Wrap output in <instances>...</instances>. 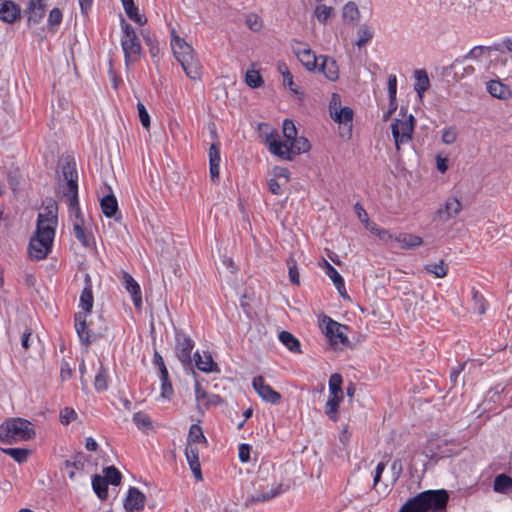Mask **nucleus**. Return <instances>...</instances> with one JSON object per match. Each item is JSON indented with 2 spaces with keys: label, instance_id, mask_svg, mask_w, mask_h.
Returning <instances> with one entry per match:
<instances>
[{
  "label": "nucleus",
  "instance_id": "obj_1",
  "mask_svg": "<svg viewBox=\"0 0 512 512\" xmlns=\"http://www.w3.org/2000/svg\"><path fill=\"white\" fill-rule=\"evenodd\" d=\"M62 173V194L66 198L71 214H73L77 221L73 225L75 237L84 247H90L91 243L83 228V219L78 201V184H77V171L75 162L67 157L61 163Z\"/></svg>",
  "mask_w": 512,
  "mask_h": 512
},
{
  "label": "nucleus",
  "instance_id": "obj_2",
  "mask_svg": "<svg viewBox=\"0 0 512 512\" xmlns=\"http://www.w3.org/2000/svg\"><path fill=\"white\" fill-rule=\"evenodd\" d=\"M171 48L187 77L194 81L199 80L201 66L194 57V49L183 38L178 36L175 30L171 32Z\"/></svg>",
  "mask_w": 512,
  "mask_h": 512
},
{
  "label": "nucleus",
  "instance_id": "obj_3",
  "mask_svg": "<svg viewBox=\"0 0 512 512\" xmlns=\"http://www.w3.org/2000/svg\"><path fill=\"white\" fill-rule=\"evenodd\" d=\"M265 142L272 154L285 160H292L294 155L308 152L311 148L308 139L302 136H296L289 143H283L275 130L266 136Z\"/></svg>",
  "mask_w": 512,
  "mask_h": 512
},
{
  "label": "nucleus",
  "instance_id": "obj_4",
  "mask_svg": "<svg viewBox=\"0 0 512 512\" xmlns=\"http://www.w3.org/2000/svg\"><path fill=\"white\" fill-rule=\"evenodd\" d=\"M84 283L85 286L80 295V306L85 312L75 314V328L81 343L89 345L93 341L86 324V314L91 312L93 307L92 282L89 274L85 275Z\"/></svg>",
  "mask_w": 512,
  "mask_h": 512
},
{
  "label": "nucleus",
  "instance_id": "obj_5",
  "mask_svg": "<svg viewBox=\"0 0 512 512\" xmlns=\"http://www.w3.org/2000/svg\"><path fill=\"white\" fill-rule=\"evenodd\" d=\"M32 424L24 419L17 418L0 425V441L12 444L17 441H26L34 437Z\"/></svg>",
  "mask_w": 512,
  "mask_h": 512
},
{
  "label": "nucleus",
  "instance_id": "obj_6",
  "mask_svg": "<svg viewBox=\"0 0 512 512\" xmlns=\"http://www.w3.org/2000/svg\"><path fill=\"white\" fill-rule=\"evenodd\" d=\"M254 493L250 497L251 502L268 501L288 490V486L282 483L275 484L273 477L264 476L260 471L253 481Z\"/></svg>",
  "mask_w": 512,
  "mask_h": 512
},
{
  "label": "nucleus",
  "instance_id": "obj_7",
  "mask_svg": "<svg viewBox=\"0 0 512 512\" xmlns=\"http://www.w3.org/2000/svg\"><path fill=\"white\" fill-rule=\"evenodd\" d=\"M400 115L402 118L395 119L391 124V132L397 151H400L402 145L412 141L415 128V118L412 114L407 115V108L401 107Z\"/></svg>",
  "mask_w": 512,
  "mask_h": 512
},
{
  "label": "nucleus",
  "instance_id": "obj_8",
  "mask_svg": "<svg viewBox=\"0 0 512 512\" xmlns=\"http://www.w3.org/2000/svg\"><path fill=\"white\" fill-rule=\"evenodd\" d=\"M55 231L52 229H36L35 235L30 239L28 252L32 259L42 260L47 257L52 248Z\"/></svg>",
  "mask_w": 512,
  "mask_h": 512
},
{
  "label": "nucleus",
  "instance_id": "obj_9",
  "mask_svg": "<svg viewBox=\"0 0 512 512\" xmlns=\"http://www.w3.org/2000/svg\"><path fill=\"white\" fill-rule=\"evenodd\" d=\"M121 25L123 30L121 45L125 55V61L128 64L138 59L141 52V44L134 28L123 18L121 19Z\"/></svg>",
  "mask_w": 512,
  "mask_h": 512
},
{
  "label": "nucleus",
  "instance_id": "obj_10",
  "mask_svg": "<svg viewBox=\"0 0 512 512\" xmlns=\"http://www.w3.org/2000/svg\"><path fill=\"white\" fill-rule=\"evenodd\" d=\"M423 503L424 512H443L446 509L449 495L446 490H427L417 494Z\"/></svg>",
  "mask_w": 512,
  "mask_h": 512
},
{
  "label": "nucleus",
  "instance_id": "obj_11",
  "mask_svg": "<svg viewBox=\"0 0 512 512\" xmlns=\"http://www.w3.org/2000/svg\"><path fill=\"white\" fill-rule=\"evenodd\" d=\"M176 354L183 366H190L192 363L191 352L194 348V341L181 331H176Z\"/></svg>",
  "mask_w": 512,
  "mask_h": 512
},
{
  "label": "nucleus",
  "instance_id": "obj_12",
  "mask_svg": "<svg viewBox=\"0 0 512 512\" xmlns=\"http://www.w3.org/2000/svg\"><path fill=\"white\" fill-rule=\"evenodd\" d=\"M323 323H325V334L329 338L331 345L336 346L338 343L346 345L349 342L345 334V331L348 329L346 325H342L327 316L324 317Z\"/></svg>",
  "mask_w": 512,
  "mask_h": 512
},
{
  "label": "nucleus",
  "instance_id": "obj_13",
  "mask_svg": "<svg viewBox=\"0 0 512 512\" xmlns=\"http://www.w3.org/2000/svg\"><path fill=\"white\" fill-rule=\"evenodd\" d=\"M292 48L298 60L308 71L316 70L318 58L307 44L296 41Z\"/></svg>",
  "mask_w": 512,
  "mask_h": 512
},
{
  "label": "nucleus",
  "instance_id": "obj_14",
  "mask_svg": "<svg viewBox=\"0 0 512 512\" xmlns=\"http://www.w3.org/2000/svg\"><path fill=\"white\" fill-rule=\"evenodd\" d=\"M252 386L264 401L269 402L271 404H277L280 402V393L275 391L270 385L266 384L262 376L254 377L252 381Z\"/></svg>",
  "mask_w": 512,
  "mask_h": 512
},
{
  "label": "nucleus",
  "instance_id": "obj_15",
  "mask_svg": "<svg viewBox=\"0 0 512 512\" xmlns=\"http://www.w3.org/2000/svg\"><path fill=\"white\" fill-rule=\"evenodd\" d=\"M57 210L58 207L55 202L48 204L44 212L38 214L36 229L42 230V228H47L55 231L58 223Z\"/></svg>",
  "mask_w": 512,
  "mask_h": 512
},
{
  "label": "nucleus",
  "instance_id": "obj_16",
  "mask_svg": "<svg viewBox=\"0 0 512 512\" xmlns=\"http://www.w3.org/2000/svg\"><path fill=\"white\" fill-rule=\"evenodd\" d=\"M146 496L136 487H130L124 500L126 512H139L144 509Z\"/></svg>",
  "mask_w": 512,
  "mask_h": 512
},
{
  "label": "nucleus",
  "instance_id": "obj_17",
  "mask_svg": "<svg viewBox=\"0 0 512 512\" xmlns=\"http://www.w3.org/2000/svg\"><path fill=\"white\" fill-rule=\"evenodd\" d=\"M46 1L47 0H28V5L25 10L28 24H38L43 19L46 12Z\"/></svg>",
  "mask_w": 512,
  "mask_h": 512
},
{
  "label": "nucleus",
  "instance_id": "obj_18",
  "mask_svg": "<svg viewBox=\"0 0 512 512\" xmlns=\"http://www.w3.org/2000/svg\"><path fill=\"white\" fill-rule=\"evenodd\" d=\"M199 444L194 445H186L185 448V456L187 459V462L190 466V469L195 477L196 480L201 481L203 479L202 471H201V465L199 461Z\"/></svg>",
  "mask_w": 512,
  "mask_h": 512
},
{
  "label": "nucleus",
  "instance_id": "obj_19",
  "mask_svg": "<svg viewBox=\"0 0 512 512\" xmlns=\"http://www.w3.org/2000/svg\"><path fill=\"white\" fill-rule=\"evenodd\" d=\"M21 16V9L18 4L11 0L0 2V20L6 23H14Z\"/></svg>",
  "mask_w": 512,
  "mask_h": 512
},
{
  "label": "nucleus",
  "instance_id": "obj_20",
  "mask_svg": "<svg viewBox=\"0 0 512 512\" xmlns=\"http://www.w3.org/2000/svg\"><path fill=\"white\" fill-rule=\"evenodd\" d=\"M195 396L197 405L200 408L204 406L208 408L210 405H218L221 402V398L218 395H209L200 385L199 381L195 379Z\"/></svg>",
  "mask_w": 512,
  "mask_h": 512
},
{
  "label": "nucleus",
  "instance_id": "obj_21",
  "mask_svg": "<svg viewBox=\"0 0 512 512\" xmlns=\"http://www.w3.org/2000/svg\"><path fill=\"white\" fill-rule=\"evenodd\" d=\"M322 60L319 70L325 75L330 81H336L339 78V68L334 58L327 55L319 57Z\"/></svg>",
  "mask_w": 512,
  "mask_h": 512
},
{
  "label": "nucleus",
  "instance_id": "obj_22",
  "mask_svg": "<svg viewBox=\"0 0 512 512\" xmlns=\"http://www.w3.org/2000/svg\"><path fill=\"white\" fill-rule=\"evenodd\" d=\"M194 357H195L196 367L200 371L205 372V373L220 371L217 363H215L213 361V358L210 353L204 352V355L202 356L199 352H196Z\"/></svg>",
  "mask_w": 512,
  "mask_h": 512
},
{
  "label": "nucleus",
  "instance_id": "obj_23",
  "mask_svg": "<svg viewBox=\"0 0 512 512\" xmlns=\"http://www.w3.org/2000/svg\"><path fill=\"white\" fill-rule=\"evenodd\" d=\"M487 90L491 96L501 100H508L512 97V91L509 86L498 80L489 81L487 83Z\"/></svg>",
  "mask_w": 512,
  "mask_h": 512
},
{
  "label": "nucleus",
  "instance_id": "obj_24",
  "mask_svg": "<svg viewBox=\"0 0 512 512\" xmlns=\"http://www.w3.org/2000/svg\"><path fill=\"white\" fill-rule=\"evenodd\" d=\"M123 280L125 288L131 294L135 306L140 307L142 304V296L139 284L127 272L123 273Z\"/></svg>",
  "mask_w": 512,
  "mask_h": 512
},
{
  "label": "nucleus",
  "instance_id": "obj_25",
  "mask_svg": "<svg viewBox=\"0 0 512 512\" xmlns=\"http://www.w3.org/2000/svg\"><path fill=\"white\" fill-rule=\"evenodd\" d=\"M220 160V147L217 143H212L209 148V164L210 177L213 182H215L219 178Z\"/></svg>",
  "mask_w": 512,
  "mask_h": 512
},
{
  "label": "nucleus",
  "instance_id": "obj_26",
  "mask_svg": "<svg viewBox=\"0 0 512 512\" xmlns=\"http://www.w3.org/2000/svg\"><path fill=\"white\" fill-rule=\"evenodd\" d=\"M462 209V204L457 198L447 199L444 208H440L437 213L442 220H448L456 216Z\"/></svg>",
  "mask_w": 512,
  "mask_h": 512
},
{
  "label": "nucleus",
  "instance_id": "obj_27",
  "mask_svg": "<svg viewBox=\"0 0 512 512\" xmlns=\"http://www.w3.org/2000/svg\"><path fill=\"white\" fill-rule=\"evenodd\" d=\"M330 115L335 122L343 124L344 126H348L349 130L351 129L353 120V110L350 107L345 106L340 108V110L333 111L331 104Z\"/></svg>",
  "mask_w": 512,
  "mask_h": 512
},
{
  "label": "nucleus",
  "instance_id": "obj_28",
  "mask_svg": "<svg viewBox=\"0 0 512 512\" xmlns=\"http://www.w3.org/2000/svg\"><path fill=\"white\" fill-rule=\"evenodd\" d=\"M491 50H495V51H498L500 50L499 48V45H495L493 47H487V46H475L473 47L469 52L468 54H466L465 56H463L462 58H458L456 59L452 65H451V68L452 69H456L458 64H461L463 63L466 59H469V58H472V59H478L480 58L482 55H484L485 53H488L490 52Z\"/></svg>",
  "mask_w": 512,
  "mask_h": 512
},
{
  "label": "nucleus",
  "instance_id": "obj_29",
  "mask_svg": "<svg viewBox=\"0 0 512 512\" xmlns=\"http://www.w3.org/2000/svg\"><path fill=\"white\" fill-rule=\"evenodd\" d=\"M85 466V456L83 453H77L71 459L65 460L64 467L68 471L71 480L75 477V470H83Z\"/></svg>",
  "mask_w": 512,
  "mask_h": 512
},
{
  "label": "nucleus",
  "instance_id": "obj_30",
  "mask_svg": "<svg viewBox=\"0 0 512 512\" xmlns=\"http://www.w3.org/2000/svg\"><path fill=\"white\" fill-rule=\"evenodd\" d=\"M493 490L500 494L512 493V478L505 473L498 474L493 481Z\"/></svg>",
  "mask_w": 512,
  "mask_h": 512
},
{
  "label": "nucleus",
  "instance_id": "obj_31",
  "mask_svg": "<svg viewBox=\"0 0 512 512\" xmlns=\"http://www.w3.org/2000/svg\"><path fill=\"white\" fill-rule=\"evenodd\" d=\"M402 249H414L423 244V239L410 233H400L395 238Z\"/></svg>",
  "mask_w": 512,
  "mask_h": 512
},
{
  "label": "nucleus",
  "instance_id": "obj_32",
  "mask_svg": "<svg viewBox=\"0 0 512 512\" xmlns=\"http://www.w3.org/2000/svg\"><path fill=\"white\" fill-rule=\"evenodd\" d=\"M278 337L280 342L292 353L299 354L302 352L299 340L290 332L282 331L279 333Z\"/></svg>",
  "mask_w": 512,
  "mask_h": 512
},
{
  "label": "nucleus",
  "instance_id": "obj_33",
  "mask_svg": "<svg viewBox=\"0 0 512 512\" xmlns=\"http://www.w3.org/2000/svg\"><path fill=\"white\" fill-rule=\"evenodd\" d=\"M100 206L103 214L106 217H113L118 212V202L113 194L106 195L100 201Z\"/></svg>",
  "mask_w": 512,
  "mask_h": 512
},
{
  "label": "nucleus",
  "instance_id": "obj_34",
  "mask_svg": "<svg viewBox=\"0 0 512 512\" xmlns=\"http://www.w3.org/2000/svg\"><path fill=\"white\" fill-rule=\"evenodd\" d=\"M415 80V91L417 92L419 98L422 99L424 92L427 91L430 87V81L427 72L423 69L416 70Z\"/></svg>",
  "mask_w": 512,
  "mask_h": 512
},
{
  "label": "nucleus",
  "instance_id": "obj_35",
  "mask_svg": "<svg viewBox=\"0 0 512 512\" xmlns=\"http://www.w3.org/2000/svg\"><path fill=\"white\" fill-rule=\"evenodd\" d=\"M323 267L325 269L326 274L329 276V278L333 281L334 285L338 289L341 295L342 289L345 290V284L342 276L338 273V271L327 261L323 260Z\"/></svg>",
  "mask_w": 512,
  "mask_h": 512
},
{
  "label": "nucleus",
  "instance_id": "obj_36",
  "mask_svg": "<svg viewBox=\"0 0 512 512\" xmlns=\"http://www.w3.org/2000/svg\"><path fill=\"white\" fill-rule=\"evenodd\" d=\"M190 444H207V439L203 433V430L198 424H192L189 428L186 445Z\"/></svg>",
  "mask_w": 512,
  "mask_h": 512
},
{
  "label": "nucleus",
  "instance_id": "obj_37",
  "mask_svg": "<svg viewBox=\"0 0 512 512\" xmlns=\"http://www.w3.org/2000/svg\"><path fill=\"white\" fill-rule=\"evenodd\" d=\"M123 7L130 20L140 26H143L147 23V18L139 13L138 7L135 5L134 1L124 4Z\"/></svg>",
  "mask_w": 512,
  "mask_h": 512
},
{
  "label": "nucleus",
  "instance_id": "obj_38",
  "mask_svg": "<svg viewBox=\"0 0 512 512\" xmlns=\"http://www.w3.org/2000/svg\"><path fill=\"white\" fill-rule=\"evenodd\" d=\"M343 396L330 395L325 405V413L334 422L338 420V407Z\"/></svg>",
  "mask_w": 512,
  "mask_h": 512
},
{
  "label": "nucleus",
  "instance_id": "obj_39",
  "mask_svg": "<svg viewBox=\"0 0 512 512\" xmlns=\"http://www.w3.org/2000/svg\"><path fill=\"white\" fill-rule=\"evenodd\" d=\"M92 487L94 492L101 500H105L108 497V485L106 478L96 474L92 479Z\"/></svg>",
  "mask_w": 512,
  "mask_h": 512
},
{
  "label": "nucleus",
  "instance_id": "obj_40",
  "mask_svg": "<svg viewBox=\"0 0 512 512\" xmlns=\"http://www.w3.org/2000/svg\"><path fill=\"white\" fill-rule=\"evenodd\" d=\"M424 270L436 278H444L448 273V264L442 259L438 263L426 264Z\"/></svg>",
  "mask_w": 512,
  "mask_h": 512
},
{
  "label": "nucleus",
  "instance_id": "obj_41",
  "mask_svg": "<svg viewBox=\"0 0 512 512\" xmlns=\"http://www.w3.org/2000/svg\"><path fill=\"white\" fill-rule=\"evenodd\" d=\"M360 17V12L357 5L350 1L346 3L342 10V18L345 23L357 21Z\"/></svg>",
  "mask_w": 512,
  "mask_h": 512
},
{
  "label": "nucleus",
  "instance_id": "obj_42",
  "mask_svg": "<svg viewBox=\"0 0 512 512\" xmlns=\"http://www.w3.org/2000/svg\"><path fill=\"white\" fill-rule=\"evenodd\" d=\"M103 472H104L103 478H106L107 485L111 484L114 486H118L121 483L122 474L116 467H114V466L106 467V468H104Z\"/></svg>",
  "mask_w": 512,
  "mask_h": 512
},
{
  "label": "nucleus",
  "instance_id": "obj_43",
  "mask_svg": "<svg viewBox=\"0 0 512 512\" xmlns=\"http://www.w3.org/2000/svg\"><path fill=\"white\" fill-rule=\"evenodd\" d=\"M2 451L12 457L16 462L23 463L27 460L30 450L24 448H6Z\"/></svg>",
  "mask_w": 512,
  "mask_h": 512
},
{
  "label": "nucleus",
  "instance_id": "obj_44",
  "mask_svg": "<svg viewBox=\"0 0 512 512\" xmlns=\"http://www.w3.org/2000/svg\"><path fill=\"white\" fill-rule=\"evenodd\" d=\"M398 512H424L423 503L418 495L407 500Z\"/></svg>",
  "mask_w": 512,
  "mask_h": 512
},
{
  "label": "nucleus",
  "instance_id": "obj_45",
  "mask_svg": "<svg viewBox=\"0 0 512 512\" xmlns=\"http://www.w3.org/2000/svg\"><path fill=\"white\" fill-rule=\"evenodd\" d=\"M133 421L138 429L146 432L153 428L152 421L148 415L142 412H137L133 415Z\"/></svg>",
  "mask_w": 512,
  "mask_h": 512
},
{
  "label": "nucleus",
  "instance_id": "obj_46",
  "mask_svg": "<svg viewBox=\"0 0 512 512\" xmlns=\"http://www.w3.org/2000/svg\"><path fill=\"white\" fill-rule=\"evenodd\" d=\"M342 376L338 373H334L329 379V391L330 395L343 396L342 395Z\"/></svg>",
  "mask_w": 512,
  "mask_h": 512
},
{
  "label": "nucleus",
  "instance_id": "obj_47",
  "mask_svg": "<svg viewBox=\"0 0 512 512\" xmlns=\"http://www.w3.org/2000/svg\"><path fill=\"white\" fill-rule=\"evenodd\" d=\"M99 370L95 376V381H94V385H95V389L97 391H104L107 389L108 385H107V371L106 369L103 367V364L100 362L99 363Z\"/></svg>",
  "mask_w": 512,
  "mask_h": 512
},
{
  "label": "nucleus",
  "instance_id": "obj_48",
  "mask_svg": "<svg viewBox=\"0 0 512 512\" xmlns=\"http://www.w3.org/2000/svg\"><path fill=\"white\" fill-rule=\"evenodd\" d=\"M472 300L474 303V311H476L479 315H484L486 312L487 302L483 295L479 291L473 289Z\"/></svg>",
  "mask_w": 512,
  "mask_h": 512
},
{
  "label": "nucleus",
  "instance_id": "obj_49",
  "mask_svg": "<svg viewBox=\"0 0 512 512\" xmlns=\"http://www.w3.org/2000/svg\"><path fill=\"white\" fill-rule=\"evenodd\" d=\"M289 279L294 285L300 284L299 271L297 268L296 260L290 256L287 260Z\"/></svg>",
  "mask_w": 512,
  "mask_h": 512
},
{
  "label": "nucleus",
  "instance_id": "obj_50",
  "mask_svg": "<svg viewBox=\"0 0 512 512\" xmlns=\"http://www.w3.org/2000/svg\"><path fill=\"white\" fill-rule=\"evenodd\" d=\"M245 82L251 88H258L263 84L261 75L255 70L247 71Z\"/></svg>",
  "mask_w": 512,
  "mask_h": 512
},
{
  "label": "nucleus",
  "instance_id": "obj_51",
  "mask_svg": "<svg viewBox=\"0 0 512 512\" xmlns=\"http://www.w3.org/2000/svg\"><path fill=\"white\" fill-rule=\"evenodd\" d=\"M283 135L286 138L284 143H289L293 138L297 136V129L294 122L290 119H285L283 122Z\"/></svg>",
  "mask_w": 512,
  "mask_h": 512
},
{
  "label": "nucleus",
  "instance_id": "obj_52",
  "mask_svg": "<svg viewBox=\"0 0 512 512\" xmlns=\"http://www.w3.org/2000/svg\"><path fill=\"white\" fill-rule=\"evenodd\" d=\"M333 13V8L331 6L319 5L315 8V16L320 23L325 24L328 18Z\"/></svg>",
  "mask_w": 512,
  "mask_h": 512
},
{
  "label": "nucleus",
  "instance_id": "obj_53",
  "mask_svg": "<svg viewBox=\"0 0 512 512\" xmlns=\"http://www.w3.org/2000/svg\"><path fill=\"white\" fill-rule=\"evenodd\" d=\"M246 25L250 30L257 32L262 28L263 23L257 14L251 13L246 17Z\"/></svg>",
  "mask_w": 512,
  "mask_h": 512
},
{
  "label": "nucleus",
  "instance_id": "obj_54",
  "mask_svg": "<svg viewBox=\"0 0 512 512\" xmlns=\"http://www.w3.org/2000/svg\"><path fill=\"white\" fill-rule=\"evenodd\" d=\"M77 417V413L74 409L70 407H65L60 412V422L63 425H68L72 420H75Z\"/></svg>",
  "mask_w": 512,
  "mask_h": 512
},
{
  "label": "nucleus",
  "instance_id": "obj_55",
  "mask_svg": "<svg viewBox=\"0 0 512 512\" xmlns=\"http://www.w3.org/2000/svg\"><path fill=\"white\" fill-rule=\"evenodd\" d=\"M137 110L142 126L148 129L150 127V116L142 102L137 103Z\"/></svg>",
  "mask_w": 512,
  "mask_h": 512
},
{
  "label": "nucleus",
  "instance_id": "obj_56",
  "mask_svg": "<svg viewBox=\"0 0 512 512\" xmlns=\"http://www.w3.org/2000/svg\"><path fill=\"white\" fill-rule=\"evenodd\" d=\"M359 39L356 42L358 47H363L366 45L372 38L373 34L367 27H362L358 30Z\"/></svg>",
  "mask_w": 512,
  "mask_h": 512
},
{
  "label": "nucleus",
  "instance_id": "obj_57",
  "mask_svg": "<svg viewBox=\"0 0 512 512\" xmlns=\"http://www.w3.org/2000/svg\"><path fill=\"white\" fill-rule=\"evenodd\" d=\"M283 83H284V86L288 87L292 92H294L296 94L298 93V91L295 87L296 85L293 81V76L287 67H285V72H283Z\"/></svg>",
  "mask_w": 512,
  "mask_h": 512
},
{
  "label": "nucleus",
  "instance_id": "obj_58",
  "mask_svg": "<svg viewBox=\"0 0 512 512\" xmlns=\"http://www.w3.org/2000/svg\"><path fill=\"white\" fill-rule=\"evenodd\" d=\"M62 21V12L58 8H53L48 17V22L51 26L59 25Z\"/></svg>",
  "mask_w": 512,
  "mask_h": 512
},
{
  "label": "nucleus",
  "instance_id": "obj_59",
  "mask_svg": "<svg viewBox=\"0 0 512 512\" xmlns=\"http://www.w3.org/2000/svg\"><path fill=\"white\" fill-rule=\"evenodd\" d=\"M161 381H162L161 396L164 398H169L170 395L173 393V388H172L171 382L169 381L168 374L166 375L165 378H161Z\"/></svg>",
  "mask_w": 512,
  "mask_h": 512
},
{
  "label": "nucleus",
  "instance_id": "obj_60",
  "mask_svg": "<svg viewBox=\"0 0 512 512\" xmlns=\"http://www.w3.org/2000/svg\"><path fill=\"white\" fill-rule=\"evenodd\" d=\"M251 446L249 444H241L239 446V459L241 462L246 463L250 460Z\"/></svg>",
  "mask_w": 512,
  "mask_h": 512
},
{
  "label": "nucleus",
  "instance_id": "obj_61",
  "mask_svg": "<svg viewBox=\"0 0 512 512\" xmlns=\"http://www.w3.org/2000/svg\"><path fill=\"white\" fill-rule=\"evenodd\" d=\"M154 361L160 370L161 378H165L168 370L165 366L162 356L157 351H155V353H154Z\"/></svg>",
  "mask_w": 512,
  "mask_h": 512
},
{
  "label": "nucleus",
  "instance_id": "obj_62",
  "mask_svg": "<svg viewBox=\"0 0 512 512\" xmlns=\"http://www.w3.org/2000/svg\"><path fill=\"white\" fill-rule=\"evenodd\" d=\"M354 209H355V212H356V214L358 216V219L362 223L368 224L369 217H368V214L365 211V209L362 207V205L360 203H356L355 206H354Z\"/></svg>",
  "mask_w": 512,
  "mask_h": 512
},
{
  "label": "nucleus",
  "instance_id": "obj_63",
  "mask_svg": "<svg viewBox=\"0 0 512 512\" xmlns=\"http://www.w3.org/2000/svg\"><path fill=\"white\" fill-rule=\"evenodd\" d=\"M388 93L389 98H396L397 80L395 75H390L388 78Z\"/></svg>",
  "mask_w": 512,
  "mask_h": 512
},
{
  "label": "nucleus",
  "instance_id": "obj_64",
  "mask_svg": "<svg viewBox=\"0 0 512 512\" xmlns=\"http://www.w3.org/2000/svg\"><path fill=\"white\" fill-rule=\"evenodd\" d=\"M391 471H392V474L395 478V480H397L400 475L402 474V471H403V465H402V462L400 459H395L392 464H391Z\"/></svg>",
  "mask_w": 512,
  "mask_h": 512
}]
</instances>
